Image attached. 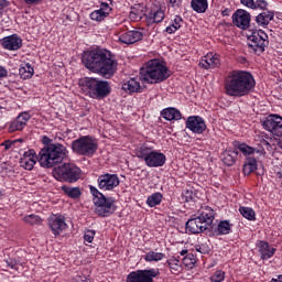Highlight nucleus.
Instances as JSON below:
<instances>
[{
	"instance_id": "f257e3e1",
	"label": "nucleus",
	"mask_w": 282,
	"mask_h": 282,
	"mask_svg": "<svg viewBox=\"0 0 282 282\" xmlns=\"http://www.w3.org/2000/svg\"><path fill=\"white\" fill-rule=\"evenodd\" d=\"M82 63L86 69H89L93 74H98L107 80L113 78L116 72H118V59L107 48L93 47L85 51L82 54Z\"/></svg>"
},
{
	"instance_id": "f03ea898",
	"label": "nucleus",
	"mask_w": 282,
	"mask_h": 282,
	"mask_svg": "<svg viewBox=\"0 0 282 282\" xmlns=\"http://www.w3.org/2000/svg\"><path fill=\"white\" fill-rule=\"evenodd\" d=\"M234 25L240 30H249L250 34L247 35L248 47L254 52V54H263L265 47L270 44L268 40V33L263 30H257L250 24L251 15L250 12L238 9L231 17Z\"/></svg>"
},
{
	"instance_id": "7ed1b4c3",
	"label": "nucleus",
	"mask_w": 282,
	"mask_h": 282,
	"mask_svg": "<svg viewBox=\"0 0 282 282\" xmlns=\"http://www.w3.org/2000/svg\"><path fill=\"white\" fill-rule=\"evenodd\" d=\"M257 82L250 72L232 70L225 79V90L227 96L243 98L254 91Z\"/></svg>"
},
{
	"instance_id": "20e7f679",
	"label": "nucleus",
	"mask_w": 282,
	"mask_h": 282,
	"mask_svg": "<svg viewBox=\"0 0 282 282\" xmlns=\"http://www.w3.org/2000/svg\"><path fill=\"white\" fill-rule=\"evenodd\" d=\"M43 149L39 152V163L43 169H54L56 164H63L67 158V148L61 143H52L47 135L42 138Z\"/></svg>"
},
{
	"instance_id": "39448f33",
	"label": "nucleus",
	"mask_w": 282,
	"mask_h": 282,
	"mask_svg": "<svg viewBox=\"0 0 282 282\" xmlns=\"http://www.w3.org/2000/svg\"><path fill=\"white\" fill-rule=\"evenodd\" d=\"M79 87H82L86 96L94 100H105L111 95L109 82L96 77H83L79 79Z\"/></svg>"
},
{
	"instance_id": "423d86ee",
	"label": "nucleus",
	"mask_w": 282,
	"mask_h": 282,
	"mask_svg": "<svg viewBox=\"0 0 282 282\" xmlns=\"http://www.w3.org/2000/svg\"><path fill=\"white\" fill-rule=\"evenodd\" d=\"M141 80L149 83L150 85H158L164 83L171 77L169 67L164 66L158 59L149 61L144 67L140 69Z\"/></svg>"
},
{
	"instance_id": "0eeeda50",
	"label": "nucleus",
	"mask_w": 282,
	"mask_h": 282,
	"mask_svg": "<svg viewBox=\"0 0 282 282\" xmlns=\"http://www.w3.org/2000/svg\"><path fill=\"white\" fill-rule=\"evenodd\" d=\"M88 188L93 195L95 214H97L98 217H111V215L118 210L116 198L105 196V194L94 185H89Z\"/></svg>"
},
{
	"instance_id": "6e6552de",
	"label": "nucleus",
	"mask_w": 282,
	"mask_h": 282,
	"mask_svg": "<svg viewBox=\"0 0 282 282\" xmlns=\"http://www.w3.org/2000/svg\"><path fill=\"white\" fill-rule=\"evenodd\" d=\"M213 221H215V210L209 206H205L197 217L186 221L185 228L191 235H202L213 226Z\"/></svg>"
},
{
	"instance_id": "1a4fd4ad",
	"label": "nucleus",
	"mask_w": 282,
	"mask_h": 282,
	"mask_svg": "<svg viewBox=\"0 0 282 282\" xmlns=\"http://www.w3.org/2000/svg\"><path fill=\"white\" fill-rule=\"evenodd\" d=\"M53 177L57 182H66V184H76L83 177V170L74 163H62L53 169Z\"/></svg>"
},
{
	"instance_id": "9d476101",
	"label": "nucleus",
	"mask_w": 282,
	"mask_h": 282,
	"mask_svg": "<svg viewBox=\"0 0 282 282\" xmlns=\"http://www.w3.org/2000/svg\"><path fill=\"white\" fill-rule=\"evenodd\" d=\"M135 156L139 158V160H143L145 166H149L150 169H160V166L166 164V155L164 153L147 145H142L135 150Z\"/></svg>"
},
{
	"instance_id": "9b49d317",
	"label": "nucleus",
	"mask_w": 282,
	"mask_h": 282,
	"mask_svg": "<svg viewBox=\"0 0 282 282\" xmlns=\"http://www.w3.org/2000/svg\"><path fill=\"white\" fill-rule=\"evenodd\" d=\"M72 150L76 155L93 158L96 151H98V140L91 135L80 137L72 142Z\"/></svg>"
},
{
	"instance_id": "f8f14e48",
	"label": "nucleus",
	"mask_w": 282,
	"mask_h": 282,
	"mask_svg": "<svg viewBox=\"0 0 282 282\" xmlns=\"http://www.w3.org/2000/svg\"><path fill=\"white\" fill-rule=\"evenodd\" d=\"M160 276V269H144L131 271L127 278L126 282H155L154 279Z\"/></svg>"
},
{
	"instance_id": "ddd939ff",
	"label": "nucleus",
	"mask_w": 282,
	"mask_h": 282,
	"mask_svg": "<svg viewBox=\"0 0 282 282\" xmlns=\"http://www.w3.org/2000/svg\"><path fill=\"white\" fill-rule=\"evenodd\" d=\"M97 184L99 191H113L120 186V177L118 174L105 173L98 176Z\"/></svg>"
},
{
	"instance_id": "4468645a",
	"label": "nucleus",
	"mask_w": 282,
	"mask_h": 282,
	"mask_svg": "<svg viewBox=\"0 0 282 282\" xmlns=\"http://www.w3.org/2000/svg\"><path fill=\"white\" fill-rule=\"evenodd\" d=\"M263 129L270 131L273 135L281 138L282 135V117L279 115H271L262 122Z\"/></svg>"
},
{
	"instance_id": "2eb2a0df",
	"label": "nucleus",
	"mask_w": 282,
	"mask_h": 282,
	"mask_svg": "<svg viewBox=\"0 0 282 282\" xmlns=\"http://www.w3.org/2000/svg\"><path fill=\"white\" fill-rule=\"evenodd\" d=\"M185 124H186V129H189L192 133L202 134L206 131V121H204V118L199 116L188 117Z\"/></svg>"
},
{
	"instance_id": "dca6fc26",
	"label": "nucleus",
	"mask_w": 282,
	"mask_h": 282,
	"mask_svg": "<svg viewBox=\"0 0 282 282\" xmlns=\"http://www.w3.org/2000/svg\"><path fill=\"white\" fill-rule=\"evenodd\" d=\"M0 43L4 50L9 52H17L23 47V40L17 34H12L0 40Z\"/></svg>"
},
{
	"instance_id": "f3484780",
	"label": "nucleus",
	"mask_w": 282,
	"mask_h": 282,
	"mask_svg": "<svg viewBox=\"0 0 282 282\" xmlns=\"http://www.w3.org/2000/svg\"><path fill=\"white\" fill-rule=\"evenodd\" d=\"M142 39H144L142 31H127L119 35L120 43H124L126 45H133V43L142 41Z\"/></svg>"
},
{
	"instance_id": "a211bd4d",
	"label": "nucleus",
	"mask_w": 282,
	"mask_h": 282,
	"mask_svg": "<svg viewBox=\"0 0 282 282\" xmlns=\"http://www.w3.org/2000/svg\"><path fill=\"white\" fill-rule=\"evenodd\" d=\"M36 160L39 162V155H36V151L31 149L24 152L23 158L20 160V166L25 169V171H32L34 169V164H36Z\"/></svg>"
},
{
	"instance_id": "6ab92c4d",
	"label": "nucleus",
	"mask_w": 282,
	"mask_h": 282,
	"mask_svg": "<svg viewBox=\"0 0 282 282\" xmlns=\"http://www.w3.org/2000/svg\"><path fill=\"white\" fill-rule=\"evenodd\" d=\"M48 226L55 237H58L63 230L67 229V223L63 216H55L51 218Z\"/></svg>"
},
{
	"instance_id": "aec40b11",
	"label": "nucleus",
	"mask_w": 282,
	"mask_h": 282,
	"mask_svg": "<svg viewBox=\"0 0 282 282\" xmlns=\"http://www.w3.org/2000/svg\"><path fill=\"white\" fill-rule=\"evenodd\" d=\"M256 246L259 249L260 258L263 260L272 259L276 252V249L270 246L268 241L259 240Z\"/></svg>"
},
{
	"instance_id": "412c9836",
	"label": "nucleus",
	"mask_w": 282,
	"mask_h": 282,
	"mask_svg": "<svg viewBox=\"0 0 282 282\" xmlns=\"http://www.w3.org/2000/svg\"><path fill=\"white\" fill-rule=\"evenodd\" d=\"M121 89H123L126 94H142V91H144V88L140 86V82L135 78L123 80Z\"/></svg>"
},
{
	"instance_id": "4be33fe9",
	"label": "nucleus",
	"mask_w": 282,
	"mask_h": 282,
	"mask_svg": "<svg viewBox=\"0 0 282 282\" xmlns=\"http://www.w3.org/2000/svg\"><path fill=\"white\" fill-rule=\"evenodd\" d=\"M31 116L28 112L20 113L14 121L11 122L9 127V131L13 133V131H23L25 124H28V120H30Z\"/></svg>"
},
{
	"instance_id": "5701e85b",
	"label": "nucleus",
	"mask_w": 282,
	"mask_h": 282,
	"mask_svg": "<svg viewBox=\"0 0 282 282\" xmlns=\"http://www.w3.org/2000/svg\"><path fill=\"white\" fill-rule=\"evenodd\" d=\"M273 20H274V11H269V10L259 13L254 19L259 28H268V25H270V21H273Z\"/></svg>"
},
{
	"instance_id": "b1692460",
	"label": "nucleus",
	"mask_w": 282,
	"mask_h": 282,
	"mask_svg": "<svg viewBox=\"0 0 282 282\" xmlns=\"http://www.w3.org/2000/svg\"><path fill=\"white\" fill-rule=\"evenodd\" d=\"M161 116L169 122L173 120H182V112L177 108L169 107L161 111Z\"/></svg>"
},
{
	"instance_id": "393cba45",
	"label": "nucleus",
	"mask_w": 282,
	"mask_h": 282,
	"mask_svg": "<svg viewBox=\"0 0 282 282\" xmlns=\"http://www.w3.org/2000/svg\"><path fill=\"white\" fill-rule=\"evenodd\" d=\"M219 64V55H207L199 62V67H203V69H215V67H218Z\"/></svg>"
},
{
	"instance_id": "a878e982",
	"label": "nucleus",
	"mask_w": 282,
	"mask_h": 282,
	"mask_svg": "<svg viewBox=\"0 0 282 282\" xmlns=\"http://www.w3.org/2000/svg\"><path fill=\"white\" fill-rule=\"evenodd\" d=\"M162 21H164V11L162 9L150 11L147 14L148 25H153V23H162Z\"/></svg>"
},
{
	"instance_id": "bb28decb",
	"label": "nucleus",
	"mask_w": 282,
	"mask_h": 282,
	"mask_svg": "<svg viewBox=\"0 0 282 282\" xmlns=\"http://www.w3.org/2000/svg\"><path fill=\"white\" fill-rule=\"evenodd\" d=\"M215 232L218 236L230 235L232 232V224H230V220H220Z\"/></svg>"
},
{
	"instance_id": "cd10ccee",
	"label": "nucleus",
	"mask_w": 282,
	"mask_h": 282,
	"mask_svg": "<svg viewBox=\"0 0 282 282\" xmlns=\"http://www.w3.org/2000/svg\"><path fill=\"white\" fill-rule=\"evenodd\" d=\"M191 8L198 14H204L208 10V0H192Z\"/></svg>"
},
{
	"instance_id": "c85d7f7f",
	"label": "nucleus",
	"mask_w": 282,
	"mask_h": 282,
	"mask_svg": "<svg viewBox=\"0 0 282 282\" xmlns=\"http://www.w3.org/2000/svg\"><path fill=\"white\" fill-rule=\"evenodd\" d=\"M144 15V4H134L131 7L130 19L132 21H141Z\"/></svg>"
},
{
	"instance_id": "c756f323",
	"label": "nucleus",
	"mask_w": 282,
	"mask_h": 282,
	"mask_svg": "<svg viewBox=\"0 0 282 282\" xmlns=\"http://www.w3.org/2000/svg\"><path fill=\"white\" fill-rule=\"evenodd\" d=\"M20 78L22 80H28L34 76V67L30 63H26L24 65H21L19 68Z\"/></svg>"
},
{
	"instance_id": "7c9ffc66",
	"label": "nucleus",
	"mask_w": 282,
	"mask_h": 282,
	"mask_svg": "<svg viewBox=\"0 0 282 282\" xmlns=\"http://www.w3.org/2000/svg\"><path fill=\"white\" fill-rule=\"evenodd\" d=\"M237 155H239V152L237 151H225L221 154V160L226 166H234L237 160Z\"/></svg>"
},
{
	"instance_id": "2f4dec72",
	"label": "nucleus",
	"mask_w": 282,
	"mask_h": 282,
	"mask_svg": "<svg viewBox=\"0 0 282 282\" xmlns=\"http://www.w3.org/2000/svg\"><path fill=\"white\" fill-rule=\"evenodd\" d=\"M254 171H257V159L248 156L243 164L242 173L245 175H250L251 173H254Z\"/></svg>"
},
{
	"instance_id": "473e14b6",
	"label": "nucleus",
	"mask_w": 282,
	"mask_h": 282,
	"mask_svg": "<svg viewBox=\"0 0 282 282\" xmlns=\"http://www.w3.org/2000/svg\"><path fill=\"white\" fill-rule=\"evenodd\" d=\"M63 193L67 195V197H70V199H78L83 195V192H80V187H69L67 185L62 186Z\"/></svg>"
},
{
	"instance_id": "72a5a7b5",
	"label": "nucleus",
	"mask_w": 282,
	"mask_h": 282,
	"mask_svg": "<svg viewBox=\"0 0 282 282\" xmlns=\"http://www.w3.org/2000/svg\"><path fill=\"white\" fill-rule=\"evenodd\" d=\"M239 213L242 215V217H245V219H248V221L257 220V213H254L252 207L240 206Z\"/></svg>"
},
{
	"instance_id": "f704fd0d",
	"label": "nucleus",
	"mask_w": 282,
	"mask_h": 282,
	"mask_svg": "<svg viewBox=\"0 0 282 282\" xmlns=\"http://www.w3.org/2000/svg\"><path fill=\"white\" fill-rule=\"evenodd\" d=\"M184 20L180 15H175L174 21L171 25L166 26L165 32L167 34H175L180 28H182V23Z\"/></svg>"
},
{
	"instance_id": "c9c22d12",
	"label": "nucleus",
	"mask_w": 282,
	"mask_h": 282,
	"mask_svg": "<svg viewBox=\"0 0 282 282\" xmlns=\"http://www.w3.org/2000/svg\"><path fill=\"white\" fill-rule=\"evenodd\" d=\"M196 252L200 254H208L210 252V240L205 239L195 245Z\"/></svg>"
},
{
	"instance_id": "e433bc0d",
	"label": "nucleus",
	"mask_w": 282,
	"mask_h": 282,
	"mask_svg": "<svg viewBox=\"0 0 282 282\" xmlns=\"http://www.w3.org/2000/svg\"><path fill=\"white\" fill-rule=\"evenodd\" d=\"M147 204H148V206H150V208L160 206V204H162V193L156 192V193L150 195L147 199Z\"/></svg>"
},
{
	"instance_id": "4c0bfd02",
	"label": "nucleus",
	"mask_w": 282,
	"mask_h": 282,
	"mask_svg": "<svg viewBox=\"0 0 282 282\" xmlns=\"http://www.w3.org/2000/svg\"><path fill=\"white\" fill-rule=\"evenodd\" d=\"M162 259H164V253L162 252L149 251L144 256V261H147L148 263H152L153 261H162Z\"/></svg>"
},
{
	"instance_id": "58836bf2",
	"label": "nucleus",
	"mask_w": 282,
	"mask_h": 282,
	"mask_svg": "<svg viewBox=\"0 0 282 282\" xmlns=\"http://www.w3.org/2000/svg\"><path fill=\"white\" fill-rule=\"evenodd\" d=\"M91 21H105L107 19V11L95 10L90 13Z\"/></svg>"
},
{
	"instance_id": "ea45409f",
	"label": "nucleus",
	"mask_w": 282,
	"mask_h": 282,
	"mask_svg": "<svg viewBox=\"0 0 282 282\" xmlns=\"http://www.w3.org/2000/svg\"><path fill=\"white\" fill-rule=\"evenodd\" d=\"M238 149L243 155H252L253 153H257V149L246 144V143H240L238 145Z\"/></svg>"
},
{
	"instance_id": "a19ab883",
	"label": "nucleus",
	"mask_w": 282,
	"mask_h": 282,
	"mask_svg": "<svg viewBox=\"0 0 282 282\" xmlns=\"http://www.w3.org/2000/svg\"><path fill=\"white\" fill-rule=\"evenodd\" d=\"M166 265L172 270V274L180 272V260L177 259H170L166 261Z\"/></svg>"
},
{
	"instance_id": "79ce46f5",
	"label": "nucleus",
	"mask_w": 282,
	"mask_h": 282,
	"mask_svg": "<svg viewBox=\"0 0 282 282\" xmlns=\"http://www.w3.org/2000/svg\"><path fill=\"white\" fill-rule=\"evenodd\" d=\"M23 221H25V224H30L31 226H35L36 224H41V217L31 214L29 216H24Z\"/></svg>"
},
{
	"instance_id": "37998d69",
	"label": "nucleus",
	"mask_w": 282,
	"mask_h": 282,
	"mask_svg": "<svg viewBox=\"0 0 282 282\" xmlns=\"http://www.w3.org/2000/svg\"><path fill=\"white\" fill-rule=\"evenodd\" d=\"M252 10H263L264 12L268 11V1L265 0L253 1Z\"/></svg>"
},
{
	"instance_id": "c03bdc74",
	"label": "nucleus",
	"mask_w": 282,
	"mask_h": 282,
	"mask_svg": "<svg viewBox=\"0 0 282 282\" xmlns=\"http://www.w3.org/2000/svg\"><path fill=\"white\" fill-rule=\"evenodd\" d=\"M261 149L257 150V153H260V155H265V150L267 151H272V145L270 144V142L265 141V139H263L261 141Z\"/></svg>"
},
{
	"instance_id": "a18cd8bd",
	"label": "nucleus",
	"mask_w": 282,
	"mask_h": 282,
	"mask_svg": "<svg viewBox=\"0 0 282 282\" xmlns=\"http://www.w3.org/2000/svg\"><path fill=\"white\" fill-rule=\"evenodd\" d=\"M226 279V273L224 271H216L210 278L212 282H221Z\"/></svg>"
},
{
	"instance_id": "49530a36",
	"label": "nucleus",
	"mask_w": 282,
	"mask_h": 282,
	"mask_svg": "<svg viewBox=\"0 0 282 282\" xmlns=\"http://www.w3.org/2000/svg\"><path fill=\"white\" fill-rule=\"evenodd\" d=\"M111 0H106V1H101L100 3V11L101 12H107V17H109V12H111Z\"/></svg>"
},
{
	"instance_id": "de8ad7c7",
	"label": "nucleus",
	"mask_w": 282,
	"mask_h": 282,
	"mask_svg": "<svg viewBox=\"0 0 282 282\" xmlns=\"http://www.w3.org/2000/svg\"><path fill=\"white\" fill-rule=\"evenodd\" d=\"M94 237H96L95 230H87L84 234V241H87L88 243H91L94 241Z\"/></svg>"
},
{
	"instance_id": "09e8293b",
	"label": "nucleus",
	"mask_w": 282,
	"mask_h": 282,
	"mask_svg": "<svg viewBox=\"0 0 282 282\" xmlns=\"http://www.w3.org/2000/svg\"><path fill=\"white\" fill-rule=\"evenodd\" d=\"M4 263L7 265V268H11V270H15L17 269V259L13 258H8L7 260H4Z\"/></svg>"
},
{
	"instance_id": "8fccbe9b",
	"label": "nucleus",
	"mask_w": 282,
	"mask_h": 282,
	"mask_svg": "<svg viewBox=\"0 0 282 282\" xmlns=\"http://www.w3.org/2000/svg\"><path fill=\"white\" fill-rule=\"evenodd\" d=\"M240 3L246 6V8H250V10L254 8V0H240Z\"/></svg>"
},
{
	"instance_id": "3c124183",
	"label": "nucleus",
	"mask_w": 282,
	"mask_h": 282,
	"mask_svg": "<svg viewBox=\"0 0 282 282\" xmlns=\"http://www.w3.org/2000/svg\"><path fill=\"white\" fill-rule=\"evenodd\" d=\"M185 202H195V194L191 191L185 192Z\"/></svg>"
},
{
	"instance_id": "603ef678",
	"label": "nucleus",
	"mask_w": 282,
	"mask_h": 282,
	"mask_svg": "<svg viewBox=\"0 0 282 282\" xmlns=\"http://www.w3.org/2000/svg\"><path fill=\"white\" fill-rule=\"evenodd\" d=\"M14 144H17V141L7 140L2 143V147H4L6 151H8V149H12Z\"/></svg>"
},
{
	"instance_id": "864d4df0",
	"label": "nucleus",
	"mask_w": 282,
	"mask_h": 282,
	"mask_svg": "<svg viewBox=\"0 0 282 282\" xmlns=\"http://www.w3.org/2000/svg\"><path fill=\"white\" fill-rule=\"evenodd\" d=\"M172 8H180L182 6V0H170Z\"/></svg>"
},
{
	"instance_id": "5fc2aeb1",
	"label": "nucleus",
	"mask_w": 282,
	"mask_h": 282,
	"mask_svg": "<svg viewBox=\"0 0 282 282\" xmlns=\"http://www.w3.org/2000/svg\"><path fill=\"white\" fill-rule=\"evenodd\" d=\"M6 76H8V69H6L3 66H0V80L1 78H6Z\"/></svg>"
},
{
	"instance_id": "6e6d98bb",
	"label": "nucleus",
	"mask_w": 282,
	"mask_h": 282,
	"mask_svg": "<svg viewBox=\"0 0 282 282\" xmlns=\"http://www.w3.org/2000/svg\"><path fill=\"white\" fill-rule=\"evenodd\" d=\"M10 6V1L8 0H0V11L4 8H8Z\"/></svg>"
},
{
	"instance_id": "4d7b16f0",
	"label": "nucleus",
	"mask_w": 282,
	"mask_h": 282,
	"mask_svg": "<svg viewBox=\"0 0 282 282\" xmlns=\"http://www.w3.org/2000/svg\"><path fill=\"white\" fill-rule=\"evenodd\" d=\"M223 17H230V9H225L221 11Z\"/></svg>"
},
{
	"instance_id": "13d9d810",
	"label": "nucleus",
	"mask_w": 282,
	"mask_h": 282,
	"mask_svg": "<svg viewBox=\"0 0 282 282\" xmlns=\"http://www.w3.org/2000/svg\"><path fill=\"white\" fill-rule=\"evenodd\" d=\"M191 257H193V256H186V257L184 258V261H185V262H186V261H191V263L194 264V263H195V259H192Z\"/></svg>"
},
{
	"instance_id": "bf43d9fd",
	"label": "nucleus",
	"mask_w": 282,
	"mask_h": 282,
	"mask_svg": "<svg viewBox=\"0 0 282 282\" xmlns=\"http://www.w3.org/2000/svg\"><path fill=\"white\" fill-rule=\"evenodd\" d=\"M188 253V250H182L181 251V256L184 257V254H187Z\"/></svg>"
},
{
	"instance_id": "052dcab7",
	"label": "nucleus",
	"mask_w": 282,
	"mask_h": 282,
	"mask_svg": "<svg viewBox=\"0 0 282 282\" xmlns=\"http://www.w3.org/2000/svg\"><path fill=\"white\" fill-rule=\"evenodd\" d=\"M13 142H15V144H17V142H23V139L13 140Z\"/></svg>"
},
{
	"instance_id": "680f3d73",
	"label": "nucleus",
	"mask_w": 282,
	"mask_h": 282,
	"mask_svg": "<svg viewBox=\"0 0 282 282\" xmlns=\"http://www.w3.org/2000/svg\"><path fill=\"white\" fill-rule=\"evenodd\" d=\"M282 14L281 13H276V19H281Z\"/></svg>"
}]
</instances>
